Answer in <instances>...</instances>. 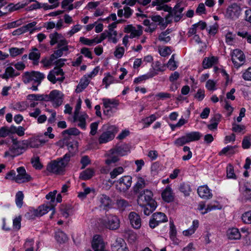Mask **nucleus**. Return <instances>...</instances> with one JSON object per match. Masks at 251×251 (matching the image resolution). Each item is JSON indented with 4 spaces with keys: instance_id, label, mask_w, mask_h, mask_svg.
<instances>
[{
    "instance_id": "42",
    "label": "nucleus",
    "mask_w": 251,
    "mask_h": 251,
    "mask_svg": "<svg viewBox=\"0 0 251 251\" xmlns=\"http://www.w3.org/2000/svg\"><path fill=\"white\" fill-rule=\"evenodd\" d=\"M186 135L189 142L199 140L201 137V135L199 132H192L187 133Z\"/></svg>"
},
{
    "instance_id": "8",
    "label": "nucleus",
    "mask_w": 251,
    "mask_h": 251,
    "mask_svg": "<svg viewBox=\"0 0 251 251\" xmlns=\"http://www.w3.org/2000/svg\"><path fill=\"white\" fill-rule=\"evenodd\" d=\"M64 168L59 159L51 161L47 166V171L55 174H60L64 171Z\"/></svg>"
},
{
    "instance_id": "13",
    "label": "nucleus",
    "mask_w": 251,
    "mask_h": 251,
    "mask_svg": "<svg viewBox=\"0 0 251 251\" xmlns=\"http://www.w3.org/2000/svg\"><path fill=\"white\" fill-rule=\"evenodd\" d=\"M92 246L95 251H106L105 244L100 235H96L93 237Z\"/></svg>"
},
{
    "instance_id": "27",
    "label": "nucleus",
    "mask_w": 251,
    "mask_h": 251,
    "mask_svg": "<svg viewBox=\"0 0 251 251\" xmlns=\"http://www.w3.org/2000/svg\"><path fill=\"white\" fill-rule=\"evenodd\" d=\"M102 100L105 108H116L119 104V101L115 99L104 98Z\"/></svg>"
},
{
    "instance_id": "55",
    "label": "nucleus",
    "mask_w": 251,
    "mask_h": 251,
    "mask_svg": "<svg viewBox=\"0 0 251 251\" xmlns=\"http://www.w3.org/2000/svg\"><path fill=\"white\" fill-rule=\"evenodd\" d=\"M63 134H67L70 135H78L80 134V131L75 127L69 128L63 131Z\"/></svg>"
},
{
    "instance_id": "32",
    "label": "nucleus",
    "mask_w": 251,
    "mask_h": 251,
    "mask_svg": "<svg viewBox=\"0 0 251 251\" xmlns=\"http://www.w3.org/2000/svg\"><path fill=\"white\" fill-rule=\"evenodd\" d=\"M29 58L34 61V64H37L40 57V52L36 48H33L28 55Z\"/></svg>"
},
{
    "instance_id": "24",
    "label": "nucleus",
    "mask_w": 251,
    "mask_h": 251,
    "mask_svg": "<svg viewBox=\"0 0 251 251\" xmlns=\"http://www.w3.org/2000/svg\"><path fill=\"white\" fill-rule=\"evenodd\" d=\"M184 8L180 6L179 4H176L172 12V14L174 16V20L177 22L180 20L182 17V12Z\"/></svg>"
},
{
    "instance_id": "14",
    "label": "nucleus",
    "mask_w": 251,
    "mask_h": 251,
    "mask_svg": "<svg viewBox=\"0 0 251 251\" xmlns=\"http://www.w3.org/2000/svg\"><path fill=\"white\" fill-rule=\"evenodd\" d=\"M128 219L132 226L138 229L141 226V220L140 216L134 212H131L128 215Z\"/></svg>"
},
{
    "instance_id": "41",
    "label": "nucleus",
    "mask_w": 251,
    "mask_h": 251,
    "mask_svg": "<svg viewBox=\"0 0 251 251\" xmlns=\"http://www.w3.org/2000/svg\"><path fill=\"white\" fill-rule=\"evenodd\" d=\"M89 81L87 78H85L84 80H81L78 86H77L76 89H75V92L76 93L81 92L83 89H84L89 84Z\"/></svg>"
},
{
    "instance_id": "35",
    "label": "nucleus",
    "mask_w": 251,
    "mask_h": 251,
    "mask_svg": "<svg viewBox=\"0 0 251 251\" xmlns=\"http://www.w3.org/2000/svg\"><path fill=\"white\" fill-rule=\"evenodd\" d=\"M94 174V170L91 168H88L81 173L79 178L83 180L89 179L93 176Z\"/></svg>"
},
{
    "instance_id": "7",
    "label": "nucleus",
    "mask_w": 251,
    "mask_h": 251,
    "mask_svg": "<svg viewBox=\"0 0 251 251\" xmlns=\"http://www.w3.org/2000/svg\"><path fill=\"white\" fill-rule=\"evenodd\" d=\"M119 184L116 185L117 189L120 192H126L130 187L132 177L129 176H125L121 177L118 180Z\"/></svg>"
},
{
    "instance_id": "1",
    "label": "nucleus",
    "mask_w": 251,
    "mask_h": 251,
    "mask_svg": "<svg viewBox=\"0 0 251 251\" xmlns=\"http://www.w3.org/2000/svg\"><path fill=\"white\" fill-rule=\"evenodd\" d=\"M45 78V75L43 73L38 71H31L25 72L22 76V80L25 84L33 81V85L30 89L37 91L38 86Z\"/></svg>"
},
{
    "instance_id": "3",
    "label": "nucleus",
    "mask_w": 251,
    "mask_h": 251,
    "mask_svg": "<svg viewBox=\"0 0 251 251\" xmlns=\"http://www.w3.org/2000/svg\"><path fill=\"white\" fill-rule=\"evenodd\" d=\"M138 194L137 201L139 204L142 206L147 204L153 209H155L156 202L152 199L153 193L150 190L145 189Z\"/></svg>"
},
{
    "instance_id": "36",
    "label": "nucleus",
    "mask_w": 251,
    "mask_h": 251,
    "mask_svg": "<svg viewBox=\"0 0 251 251\" xmlns=\"http://www.w3.org/2000/svg\"><path fill=\"white\" fill-rule=\"evenodd\" d=\"M152 217L153 218V220L160 224L161 223L165 222L167 221V218L165 214L161 212L154 213Z\"/></svg>"
},
{
    "instance_id": "59",
    "label": "nucleus",
    "mask_w": 251,
    "mask_h": 251,
    "mask_svg": "<svg viewBox=\"0 0 251 251\" xmlns=\"http://www.w3.org/2000/svg\"><path fill=\"white\" fill-rule=\"evenodd\" d=\"M156 119V118L155 115L154 114H152L150 116L143 119V121L144 122V124L147 125V126H149L154 121H155Z\"/></svg>"
},
{
    "instance_id": "20",
    "label": "nucleus",
    "mask_w": 251,
    "mask_h": 251,
    "mask_svg": "<svg viewBox=\"0 0 251 251\" xmlns=\"http://www.w3.org/2000/svg\"><path fill=\"white\" fill-rule=\"evenodd\" d=\"M161 196L163 200L167 202L172 201L174 199L172 190L169 186L166 187L162 192Z\"/></svg>"
},
{
    "instance_id": "50",
    "label": "nucleus",
    "mask_w": 251,
    "mask_h": 251,
    "mask_svg": "<svg viewBox=\"0 0 251 251\" xmlns=\"http://www.w3.org/2000/svg\"><path fill=\"white\" fill-rule=\"evenodd\" d=\"M114 81V77L109 74L107 73L102 80V82L105 85V88Z\"/></svg>"
},
{
    "instance_id": "12",
    "label": "nucleus",
    "mask_w": 251,
    "mask_h": 251,
    "mask_svg": "<svg viewBox=\"0 0 251 251\" xmlns=\"http://www.w3.org/2000/svg\"><path fill=\"white\" fill-rule=\"evenodd\" d=\"M50 210H52V214L50 218H52V216L55 213L54 205L53 204H43L39 206L35 211L34 214L36 216H42L48 212Z\"/></svg>"
},
{
    "instance_id": "40",
    "label": "nucleus",
    "mask_w": 251,
    "mask_h": 251,
    "mask_svg": "<svg viewBox=\"0 0 251 251\" xmlns=\"http://www.w3.org/2000/svg\"><path fill=\"white\" fill-rule=\"evenodd\" d=\"M176 230L175 226L173 224V223H171L170 236L172 240L174 242V243L175 244H177L178 243V240L176 238Z\"/></svg>"
},
{
    "instance_id": "4",
    "label": "nucleus",
    "mask_w": 251,
    "mask_h": 251,
    "mask_svg": "<svg viewBox=\"0 0 251 251\" xmlns=\"http://www.w3.org/2000/svg\"><path fill=\"white\" fill-rule=\"evenodd\" d=\"M47 78L53 84H55L57 81L63 82L65 79L63 70L59 68H54L49 72Z\"/></svg>"
},
{
    "instance_id": "61",
    "label": "nucleus",
    "mask_w": 251,
    "mask_h": 251,
    "mask_svg": "<svg viewBox=\"0 0 251 251\" xmlns=\"http://www.w3.org/2000/svg\"><path fill=\"white\" fill-rule=\"evenodd\" d=\"M251 138L249 136H245L242 141V147L244 149H249L251 145Z\"/></svg>"
},
{
    "instance_id": "60",
    "label": "nucleus",
    "mask_w": 251,
    "mask_h": 251,
    "mask_svg": "<svg viewBox=\"0 0 251 251\" xmlns=\"http://www.w3.org/2000/svg\"><path fill=\"white\" fill-rule=\"evenodd\" d=\"M72 154L68 153H66L63 158L59 159V161L61 162V164L64 165V167H65L68 164V162L70 160L71 156H72Z\"/></svg>"
},
{
    "instance_id": "2",
    "label": "nucleus",
    "mask_w": 251,
    "mask_h": 251,
    "mask_svg": "<svg viewBox=\"0 0 251 251\" xmlns=\"http://www.w3.org/2000/svg\"><path fill=\"white\" fill-rule=\"evenodd\" d=\"M26 143V140L19 141L16 139H12V145L8 151L5 152L4 157L14 158L22 154L27 149Z\"/></svg>"
},
{
    "instance_id": "19",
    "label": "nucleus",
    "mask_w": 251,
    "mask_h": 251,
    "mask_svg": "<svg viewBox=\"0 0 251 251\" xmlns=\"http://www.w3.org/2000/svg\"><path fill=\"white\" fill-rule=\"evenodd\" d=\"M198 193L200 197L205 199H210L212 196L210 190L206 185L199 187L198 189Z\"/></svg>"
},
{
    "instance_id": "63",
    "label": "nucleus",
    "mask_w": 251,
    "mask_h": 251,
    "mask_svg": "<svg viewBox=\"0 0 251 251\" xmlns=\"http://www.w3.org/2000/svg\"><path fill=\"white\" fill-rule=\"evenodd\" d=\"M21 217L19 216L18 217H16L13 220V227L19 230L21 228Z\"/></svg>"
},
{
    "instance_id": "58",
    "label": "nucleus",
    "mask_w": 251,
    "mask_h": 251,
    "mask_svg": "<svg viewBox=\"0 0 251 251\" xmlns=\"http://www.w3.org/2000/svg\"><path fill=\"white\" fill-rule=\"evenodd\" d=\"M242 219L244 223L251 224V211L244 213L242 215Z\"/></svg>"
},
{
    "instance_id": "43",
    "label": "nucleus",
    "mask_w": 251,
    "mask_h": 251,
    "mask_svg": "<svg viewBox=\"0 0 251 251\" xmlns=\"http://www.w3.org/2000/svg\"><path fill=\"white\" fill-rule=\"evenodd\" d=\"M37 23L36 22H33L29 23L26 25L23 26L25 32L29 31L30 33H33V32L38 28L35 27Z\"/></svg>"
},
{
    "instance_id": "29",
    "label": "nucleus",
    "mask_w": 251,
    "mask_h": 251,
    "mask_svg": "<svg viewBox=\"0 0 251 251\" xmlns=\"http://www.w3.org/2000/svg\"><path fill=\"white\" fill-rule=\"evenodd\" d=\"M20 75V73L16 71L12 67H8L5 69L4 74L2 75L1 77L7 79L9 77H13Z\"/></svg>"
},
{
    "instance_id": "11",
    "label": "nucleus",
    "mask_w": 251,
    "mask_h": 251,
    "mask_svg": "<svg viewBox=\"0 0 251 251\" xmlns=\"http://www.w3.org/2000/svg\"><path fill=\"white\" fill-rule=\"evenodd\" d=\"M104 224L107 228L110 230H116L120 226V220L116 216L109 215Z\"/></svg>"
},
{
    "instance_id": "6",
    "label": "nucleus",
    "mask_w": 251,
    "mask_h": 251,
    "mask_svg": "<svg viewBox=\"0 0 251 251\" xmlns=\"http://www.w3.org/2000/svg\"><path fill=\"white\" fill-rule=\"evenodd\" d=\"M117 132L116 128L111 126L106 131L103 132L99 138V143L100 144L106 143L114 139L115 134Z\"/></svg>"
},
{
    "instance_id": "25",
    "label": "nucleus",
    "mask_w": 251,
    "mask_h": 251,
    "mask_svg": "<svg viewBox=\"0 0 251 251\" xmlns=\"http://www.w3.org/2000/svg\"><path fill=\"white\" fill-rule=\"evenodd\" d=\"M99 201L100 202V207L103 209H106L109 207L111 201L110 198L104 194L101 195L99 197Z\"/></svg>"
},
{
    "instance_id": "22",
    "label": "nucleus",
    "mask_w": 251,
    "mask_h": 251,
    "mask_svg": "<svg viewBox=\"0 0 251 251\" xmlns=\"http://www.w3.org/2000/svg\"><path fill=\"white\" fill-rule=\"evenodd\" d=\"M87 117V115L86 114L74 115V121L79 122L78 126L84 129L86 128V119Z\"/></svg>"
},
{
    "instance_id": "5",
    "label": "nucleus",
    "mask_w": 251,
    "mask_h": 251,
    "mask_svg": "<svg viewBox=\"0 0 251 251\" xmlns=\"http://www.w3.org/2000/svg\"><path fill=\"white\" fill-rule=\"evenodd\" d=\"M245 56L242 51L238 49L233 50L231 60L235 67L238 68L245 63Z\"/></svg>"
},
{
    "instance_id": "18",
    "label": "nucleus",
    "mask_w": 251,
    "mask_h": 251,
    "mask_svg": "<svg viewBox=\"0 0 251 251\" xmlns=\"http://www.w3.org/2000/svg\"><path fill=\"white\" fill-rule=\"evenodd\" d=\"M112 149L119 156H123L130 151V146L127 144H124L121 145H117Z\"/></svg>"
},
{
    "instance_id": "49",
    "label": "nucleus",
    "mask_w": 251,
    "mask_h": 251,
    "mask_svg": "<svg viewBox=\"0 0 251 251\" xmlns=\"http://www.w3.org/2000/svg\"><path fill=\"white\" fill-rule=\"evenodd\" d=\"M116 203L118 207L122 210H125L129 205L128 202L124 199L117 200Z\"/></svg>"
},
{
    "instance_id": "62",
    "label": "nucleus",
    "mask_w": 251,
    "mask_h": 251,
    "mask_svg": "<svg viewBox=\"0 0 251 251\" xmlns=\"http://www.w3.org/2000/svg\"><path fill=\"white\" fill-rule=\"evenodd\" d=\"M179 190L184 193L185 196H188L190 191V187L185 184H181L179 186Z\"/></svg>"
},
{
    "instance_id": "52",
    "label": "nucleus",
    "mask_w": 251,
    "mask_h": 251,
    "mask_svg": "<svg viewBox=\"0 0 251 251\" xmlns=\"http://www.w3.org/2000/svg\"><path fill=\"white\" fill-rule=\"evenodd\" d=\"M227 177L229 178H236V175L234 172L233 167L231 164H228L226 168Z\"/></svg>"
},
{
    "instance_id": "30",
    "label": "nucleus",
    "mask_w": 251,
    "mask_h": 251,
    "mask_svg": "<svg viewBox=\"0 0 251 251\" xmlns=\"http://www.w3.org/2000/svg\"><path fill=\"white\" fill-rule=\"evenodd\" d=\"M171 29H167L165 31L162 32L158 36V39L159 41L164 43L170 42L171 37L168 35L172 32Z\"/></svg>"
},
{
    "instance_id": "37",
    "label": "nucleus",
    "mask_w": 251,
    "mask_h": 251,
    "mask_svg": "<svg viewBox=\"0 0 251 251\" xmlns=\"http://www.w3.org/2000/svg\"><path fill=\"white\" fill-rule=\"evenodd\" d=\"M199 223L198 220H194L193 222V225L191 228L183 231V234L184 236H189L194 233L196 229L198 227Z\"/></svg>"
},
{
    "instance_id": "34",
    "label": "nucleus",
    "mask_w": 251,
    "mask_h": 251,
    "mask_svg": "<svg viewBox=\"0 0 251 251\" xmlns=\"http://www.w3.org/2000/svg\"><path fill=\"white\" fill-rule=\"evenodd\" d=\"M157 74H158V73L155 71L151 72L146 75H141L138 77L135 78L134 80V82L135 83H138L143 80H146V79L150 78H152L154 76L157 75Z\"/></svg>"
},
{
    "instance_id": "44",
    "label": "nucleus",
    "mask_w": 251,
    "mask_h": 251,
    "mask_svg": "<svg viewBox=\"0 0 251 251\" xmlns=\"http://www.w3.org/2000/svg\"><path fill=\"white\" fill-rule=\"evenodd\" d=\"M24 194L22 191H18L16 195L15 202L17 206L19 208L22 207L23 204Z\"/></svg>"
},
{
    "instance_id": "46",
    "label": "nucleus",
    "mask_w": 251,
    "mask_h": 251,
    "mask_svg": "<svg viewBox=\"0 0 251 251\" xmlns=\"http://www.w3.org/2000/svg\"><path fill=\"white\" fill-rule=\"evenodd\" d=\"M152 21L154 23H158V25L166 27L167 24L164 23V20L163 18L159 15H154L150 17Z\"/></svg>"
},
{
    "instance_id": "64",
    "label": "nucleus",
    "mask_w": 251,
    "mask_h": 251,
    "mask_svg": "<svg viewBox=\"0 0 251 251\" xmlns=\"http://www.w3.org/2000/svg\"><path fill=\"white\" fill-rule=\"evenodd\" d=\"M243 78L246 80H251V67L248 68L243 74Z\"/></svg>"
},
{
    "instance_id": "45",
    "label": "nucleus",
    "mask_w": 251,
    "mask_h": 251,
    "mask_svg": "<svg viewBox=\"0 0 251 251\" xmlns=\"http://www.w3.org/2000/svg\"><path fill=\"white\" fill-rule=\"evenodd\" d=\"M31 163L33 167L36 169L40 170L43 168V165L40 162L39 157L38 156H34L31 159Z\"/></svg>"
},
{
    "instance_id": "9",
    "label": "nucleus",
    "mask_w": 251,
    "mask_h": 251,
    "mask_svg": "<svg viewBox=\"0 0 251 251\" xmlns=\"http://www.w3.org/2000/svg\"><path fill=\"white\" fill-rule=\"evenodd\" d=\"M18 175L16 176V182L18 183L28 182L32 179L30 175L27 174L24 167H20L17 169Z\"/></svg>"
},
{
    "instance_id": "10",
    "label": "nucleus",
    "mask_w": 251,
    "mask_h": 251,
    "mask_svg": "<svg viewBox=\"0 0 251 251\" xmlns=\"http://www.w3.org/2000/svg\"><path fill=\"white\" fill-rule=\"evenodd\" d=\"M51 97L50 101L52 102L54 107L56 108L61 105L63 102V95L58 90H54L50 92Z\"/></svg>"
},
{
    "instance_id": "21",
    "label": "nucleus",
    "mask_w": 251,
    "mask_h": 251,
    "mask_svg": "<svg viewBox=\"0 0 251 251\" xmlns=\"http://www.w3.org/2000/svg\"><path fill=\"white\" fill-rule=\"evenodd\" d=\"M113 249L116 251H129L126 247V243L122 238L117 239L113 244Z\"/></svg>"
},
{
    "instance_id": "16",
    "label": "nucleus",
    "mask_w": 251,
    "mask_h": 251,
    "mask_svg": "<svg viewBox=\"0 0 251 251\" xmlns=\"http://www.w3.org/2000/svg\"><path fill=\"white\" fill-rule=\"evenodd\" d=\"M119 155L113 149H111L107 154V159L105 163L107 165H110L113 163H115L119 160Z\"/></svg>"
},
{
    "instance_id": "57",
    "label": "nucleus",
    "mask_w": 251,
    "mask_h": 251,
    "mask_svg": "<svg viewBox=\"0 0 251 251\" xmlns=\"http://www.w3.org/2000/svg\"><path fill=\"white\" fill-rule=\"evenodd\" d=\"M109 33V41H112L113 43H116L118 39L116 38L117 32L116 30H107Z\"/></svg>"
},
{
    "instance_id": "31",
    "label": "nucleus",
    "mask_w": 251,
    "mask_h": 251,
    "mask_svg": "<svg viewBox=\"0 0 251 251\" xmlns=\"http://www.w3.org/2000/svg\"><path fill=\"white\" fill-rule=\"evenodd\" d=\"M218 61L217 57L212 56L211 57H206L204 58L202 61V66L204 69H207L211 67L212 65L216 64Z\"/></svg>"
},
{
    "instance_id": "39",
    "label": "nucleus",
    "mask_w": 251,
    "mask_h": 251,
    "mask_svg": "<svg viewBox=\"0 0 251 251\" xmlns=\"http://www.w3.org/2000/svg\"><path fill=\"white\" fill-rule=\"evenodd\" d=\"M70 46L68 45V42L63 37L62 39L57 45V48L67 52L69 50Z\"/></svg>"
},
{
    "instance_id": "51",
    "label": "nucleus",
    "mask_w": 251,
    "mask_h": 251,
    "mask_svg": "<svg viewBox=\"0 0 251 251\" xmlns=\"http://www.w3.org/2000/svg\"><path fill=\"white\" fill-rule=\"evenodd\" d=\"M25 49L24 48L19 49L17 48H11L9 49L10 54L12 57H15L23 53Z\"/></svg>"
},
{
    "instance_id": "56",
    "label": "nucleus",
    "mask_w": 251,
    "mask_h": 251,
    "mask_svg": "<svg viewBox=\"0 0 251 251\" xmlns=\"http://www.w3.org/2000/svg\"><path fill=\"white\" fill-rule=\"evenodd\" d=\"M167 67L170 70L174 71L177 68L176 62L175 61V55L173 54L170 59L169 60L167 64Z\"/></svg>"
},
{
    "instance_id": "28",
    "label": "nucleus",
    "mask_w": 251,
    "mask_h": 251,
    "mask_svg": "<svg viewBox=\"0 0 251 251\" xmlns=\"http://www.w3.org/2000/svg\"><path fill=\"white\" fill-rule=\"evenodd\" d=\"M65 144L67 147L68 150L69 151V153L71 154L72 155H74V154L77 151V142H76V141H66L65 142Z\"/></svg>"
},
{
    "instance_id": "53",
    "label": "nucleus",
    "mask_w": 251,
    "mask_h": 251,
    "mask_svg": "<svg viewBox=\"0 0 251 251\" xmlns=\"http://www.w3.org/2000/svg\"><path fill=\"white\" fill-rule=\"evenodd\" d=\"M125 53V49L122 47H117L114 52V56L118 58H121Z\"/></svg>"
},
{
    "instance_id": "38",
    "label": "nucleus",
    "mask_w": 251,
    "mask_h": 251,
    "mask_svg": "<svg viewBox=\"0 0 251 251\" xmlns=\"http://www.w3.org/2000/svg\"><path fill=\"white\" fill-rule=\"evenodd\" d=\"M55 239L60 243H63L68 240V237L66 234L61 230H58L55 233Z\"/></svg>"
},
{
    "instance_id": "48",
    "label": "nucleus",
    "mask_w": 251,
    "mask_h": 251,
    "mask_svg": "<svg viewBox=\"0 0 251 251\" xmlns=\"http://www.w3.org/2000/svg\"><path fill=\"white\" fill-rule=\"evenodd\" d=\"M188 143L189 142L186 135L177 139L175 141V144L177 147L182 146Z\"/></svg>"
},
{
    "instance_id": "23",
    "label": "nucleus",
    "mask_w": 251,
    "mask_h": 251,
    "mask_svg": "<svg viewBox=\"0 0 251 251\" xmlns=\"http://www.w3.org/2000/svg\"><path fill=\"white\" fill-rule=\"evenodd\" d=\"M26 141L27 148H38L42 144H45L47 141L37 138H31L28 141Z\"/></svg>"
},
{
    "instance_id": "33",
    "label": "nucleus",
    "mask_w": 251,
    "mask_h": 251,
    "mask_svg": "<svg viewBox=\"0 0 251 251\" xmlns=\"http://www.w3.org/2000/svg\"><path fill=\"white\" fill-rule=\"evenodd\" d=\"M227 236L230 240H237L241 238L240 233L236 228L229 229L227 231Z\"/></svg>"
},
{
    "instance_id": "17",
    "label": "nucleus",
    "mask_w": 251,
    "mask_h": 251,
    "mask_svg": "<svg viewBox=\"0 0 251 251\" xmlns=\"http://www.w3.org/2000/svg\"><path fill=\"white\" fill-rule=\"evenodd\" d=\"M148 181L144 178L139 177L137 178V181L134 186L133 189L135 194H138L141 192L142 190L148 185Z\"/></svg>"
},
{
    "instance_id": "26",
    "label": "nucleus",
    "mask_w": 251,
    "mask_h": 251,
    "mask_svg": "<svg viewBox=\"0 0 251 251\" xmlns=\"http://www.w3.org/2000/svg\"><path fill=\"white\" fill-rule=\"evenodd\" d=\"M63 37H64L61 34L58 33L57 32L50 33L49 35V38L50 39V45L51 46H53L56 44L57 45Z\"/></svg>"
},
{
    "instance_id": "15",
    "label": "nucleus",
    "mask_w": 251,
    "mask_h": 251,
    "mask_svg": "<svg viewBox=\"0 0 251 251\" xmlns=\"http://www.w3.org/2000/svg\"><path fill=\"white\" fill-rule=\"evenodd\" d=\"M241 12L240 7L236 3L231 5L227 9V15L231 18H237Z\"/></svg>"
},
{
    "instance_id": "47",
    "label": "nucleus",
    "mask_w": 251,
    "mask_h": 251,
    "mask_svg": "<svg viewBox=\"0 0 251 251\" xmlns=\"http://www.w3.org/2000/svg\"><path fill=\"white\" fill-rule=\"evenodd\" d=\"M124 172V169L122 167H118L114 168L110 173V177L112 179L116 178L118 176L122 174Z\"/></svg>"
},
{
    "instance_id": "54",
    "label": "nucleus",
    "mask_w": 251,
    "mask_h": 251,
    "mask_svg": "<svg viewBox=\"0 0 251 251\" xmlns=\"http://www.w3.org/2000/svg\"><path fill=\"white\" fill-rule=\"evenodd\" d=\"M127 28H130V31L131 32L129 36L130 38H133L136 36H139L141 34V31L136 30L135 27L131 25H128Z\"/></svg>"
}]
</instances>
